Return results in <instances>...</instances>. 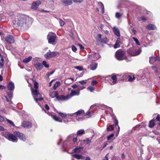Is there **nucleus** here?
<instances>
[{
	"instance_id": "56",
	"label": "nucleus",
	"mask_w": 160,
	"mask_h": 160,
	"mask_svg": "<svg viewBox=\"0 0 160 160\" xmlns=\"http://www.w3.org/2000/svg\"><path fill=\"white\" fill-rule=\"evenodd\" d=\"M74 2H81L83 0H72Z\"/></svg>"
},
{
	"instance_id": "2",
	"label": "nucleus",
	"mask_w": 160,
	"mask_h": 160,
	"mask_svg": "<svg viewBox=\"0 0 160 160\" xmlns=\"http://www.w3.org/2000/svg\"><path fill=\"white\" fill-rule=\"evenodd\" d=\"M58 112L59 115L62 118L63 120L60 118L55 115H52V117L55 121L60 122H63L67 123L72 120V118H71L72 117L71 113L66 114L65 113L60 112Z\"/></svg>"
},
{
	"instance_id": "26",
	"label": "nucleus",
	"mask_w": 160,
	"mask_h": 160,
	"mask_svg": "<svg viewBox=\"0 0 160 160\" xmlns=\"http://www.w3.org/2000/svg\"><path fill=\"white\" fill-rule=\"evenodd\" d=\"M113 30L115 34L118 37H120V32L118 28L116 27H114Z\"/></svg>"
},
{
	"instance_id": "45",
	"label": "nucleus",
	"mask_w": 160,
	"mask_h": 160,
	"mask_svg": "<svg viewBox=\"0 0 160 160\" xmlns=\"http://www.w3.org/2000/svg\"><path fill=\"white\" fill-rule=\"evenodd\" d=\"M43 65L46 68H48L49 67V65L47 64V62L45 61H43L42 63Z\"/></svg>"
},
{
	"instance_id": "24",
	"label": "nucleus",
	"mask_w": 160,
	"mask_h": 160,
	"mask_svg": "<svg viewBox=\"0 0 160 160\" xmlns=\"http://www.w3.org/2000/svg\"><path fill=\"white\" fill-rule=\"evenodd\" d=\"M72 156L77 159H82L85 158V157L82 156L77 154H72Z\"/></svg>"
},
{
	"instance_id": "37",
	"label": "nucleus",
	"mask_w": 160,
	"mask_h": 160,
	"mask_svg": "<svg viewBox=\"0 0 160 160\" xmlns=\"http://www.w3.org/2000/svg\"><path fill=\"white\" fill-rule=\"evenodd\" d=\"M60 82L59 81H57L53 85V88L54 89L56 90L57 88L60 85Z\"/></svg>"
},
{
	"instance_id": "31",
	"label": "nucleus",
	"mask_w": 160,
	"mask_h": 160,
	"mask_svg": "<svg viewBox=\"0 0 160 160\" xmlns=\"http://www.w3.org/2000/svg\"><path fill=\"white\" fill-rule=\"evenodd\" d=\"M85 133V131L84 129H81L78 130L77 132V135L78 136H81Z\"/></svg>"
},
{
	"instance_id": "48",
	"label": "nucleus",
	"mask_w": 160,
	"mask_h": 160,
	"mask_svg": "<svg viewBox=\"0 0 160 160\" xmlns=\"http://www.w3.org/2000/svg\"><path fill=\"white\" fill-rule=\"evenodd\" d=\"M114 135V134L112 133L107 137V139L108 140H109L111 138H112Z\"/></svg>"
},
{
	"instance_id": "43",
	"label": "nucleus",
	"mask_w": 160,
	"mask_h": 160,
	"mask_svg": "<svg viewBox=\"0 0 160 160\" xmlns=\"http://www.w3.org/2000/svg\"><path fill=\"white\" fill-rule=\"evenodd\" d=\"M59 21L60 24V26L62 27L64 26L65 24L64 22L61 19H59Z\"/></svg>"
},
{
	"instance_id": "58",
	"label": "nucleus",
	"mask_w": 160,
	"mask_h": 160,
	"mask_svg": "<svg viewBox=\"0 0 160 160\" xmlns=\"http://www.w3.org/2000/svg\"><path fill=\"white\" fill-rule=\"evenodd\" d=\"M156 120L158 121H160V115H158L156 118Z\"/></svg>"
},
{
	"instance_id": "30",
	"label": "nucleus",
	"mask_w": 160,
	"mask_h": 160,
	"mask_svg": "<svg viewBox=\"0 0 160 160\" xmlns=\"http://www.w3.org/2000/svg\"><path fill=\"white\" fill-rule=\"evenodd\" d=\"M98 66V64L97 63H94L91 64L90 65V68L92 70H95Z\"/></svg>"
},
{
	"instance_id": "38",
	"label": "nucleus",
	"mask_w": 160,
	"mask_h": 160,
	"mask_svg": "<svg viewBox=\"0 0 160 160\" xmlns=\"http://www.w3.org/2000/svg\"><path fill=\"white\" fill-rule=\"evenodd\" d=\"M114 128V125L113 124L112 125H110V126L107 128V130L108 131H111L113 130Z\"/></svg>"
},
{
	"instance_id": "21",
	"label": "nucleus",
	"mask_w": 160,
	"mask_h": 160,
	"mask_svg": "<svg viewBox=\"0 0 160 160\" xmlns=\"http://www.w3.org/2000/svg\"><path fill=\"white\" fill-rule=\"evenodd\" d=\"M121 43V39L120 38H118L115 43L114 46V48H119L120 47Z\"/></svg>"
},
{
	"instance_id": "12",
	"label": "nucleus",
	"mask_w": 160,
	"mask_h": 160,
	"mask_svg": "<svg viewBox=\"0 0 160 160\" xmlns=\"http://www.w3.org/2000/svg\"><path fill=\"white\" fill-rule=\"evenodd\" d=\"M5 39L6 42L8 43L12 44L15 42V39L14 37L12 35L7 34Z\"/></svg>"
},
{
	"instance_id": "29",
	"label": "nucleus",
	"mask_w": 160,
	"mask_h": 160,
	"mask_svg": "<svg viewBox=\"0 0 160 160\" xmlns=\"http://www.w3.org/2000/svg\"><path fill=\"white\" fill-rule=\"evenodd\" d=\"M91 139H89L88 138H87L85 139L82 141V143L85 145L90 144L91 142Z\"/></svg>"
},
{
	"instance_id": "5",
	"label": "nucleus",
	"mask_w": 160,
	"mask_h": 160,
	"mask_svg": "<svg viewBox=\"0 0 160 160\" xmlns=\"http://www.w3.org/2000/svg\"><path fill=\"white\" fill-rule=\"evenodd\" d=\"M3 136L6 138L13 142H17L18 141L17 138L12 134L6 132L3 134Z\"/></svg>"
},
{
	"instance_id": "11",
	"label": "nucleus",
	"mask_w": 160,
	"mask_h": 160,
	"mask_svg": "<svg viewBox=\"0 0 160 160\" xmlns=\"http://www.w3.org/2000/svg\"><path fill=\"white\" fill-rule=\"evenodd\" d=\"M100 58V56L99 53H96L94 52L91 53V54L88 55V58L92 61H96L99 59Z\"/></svg>"
},
{
	"instance_id": "9",
	"label": "nucleus",
	"mask_w": 160,
	"mask_h": 160,
	"mask_svg": "<svg viewBox=\"0 0 160 160\" xmlns=\"http://www.w3.org/2000/svg\"><path fill=\"white\" fill-rule=\"evenodd\" d=\"M48 52L44 54V57L46 59H48L53 58L57 56L58 55V52Z\"/></svg>"
},
{
	"instance_id": "54",
	"label": "nucleus",
	"mask_w": 160,
	"mask_h": 160,
	"mask_svg": "<svg viewBox=\"0 0 160 160\" xmlns=\"http://www.w3.org/2000/svg\"><path fill=\"white\" fill-rule=\"evenodd\" d=\"M68 79H71L72 80V81H73L74 80L72 78H68L66 80H65V83H66V84H68V83H67V82L68 81Z\"/></svg>"
},
{
	"instance_id": "41",
	"label": "nucleus",
	"mask_w": 160,
	"mask_h": 160,
	"mask_svg": "<svg viewBox=\"0 0 160 160\" xmlns=\"http://www.w3.org/2000/svg\"><path fill=\"white\" fill-rule=\"evenodd\" d=\"M132 39L135 41L136 44L138 45H140V43L138 39L135 37H132Z\"/></svg>"
},
{
	"instance_id": "35",
	"label": "nucleus",
	"mask_w": 160,
	"mask_h": 160,
	"mask_svg": "<svg viewBox=\"0 0 160 160\" xmlns=\"http://www.w3.org/2000/svg\"><path fill=\"white\" fill-rule=\"evenodd\" d=\"M154 121V119H153L149 122V127L152 128L155 125Z\"/></svg>"
},
{
	"instance_id": "64",
	"label": "nucleus",
	"mask_w": 160,
	"mask_h": 160,
	"mask_svg": "<svg viewBox=\"0 0 160 160\" xmlns=\"http://www.w3.org/2000/svg\"><path fill=\"white\" fill-rule=\"evenodd\" d=\"M91 160V158L90 157H86L85 158V160Z\"/></svg>"
},
{
	"instance_id": "39",
	"label": "nucleus",
	"mask_w": 160,
	"mask_h": 160,
	"mask_svg": "<svg viewBox=\"0 0 160 160\" xmlns=\"http://www.w3.org/2000/svg\"><path fill=\"white\" fill-rule=\"evenodd\" d=\"M128 81L132 82L135 79V77L133 75H129L128 77Z\"/></svg>"
},
{
	"instance_id": "52",
	"label": "nucleus",
	"mask_w": 160,
	"mask_h": 160,
	"mask_svg": "<svg viewBox=\"0 0 160 160\" xmlns=\"http://www.w3.org/2000/svg\"><path fill=\"white\" fill-rule=\"evenodd\" d=\"M54 72V71H53L51 72H48L47 73V75L48 77H49V76L52 74Z\"/></svg>"
},
{
	"instance_id": "27",
	"label": "nucleus",
	"mask_w": 160,
	"mask_h": 160,
	"mask_svg": "<svg viewBox=\"0 0 160 160\" xmlns=\"http://www.w3.org/2000/svg\"><path fill=\"white\" fill-rule=\"evenodd\" d=\"M114 122H115V126H117V125H118V129L117 132L114 133V134L116 135V136L117 137V136H118V135L119 134V132L120 131V127H119V125H118V120L116 119H115Z\"/></svg>"
},
{
	"instance_id": "15",
	"label": "nucleus",
	"mask_w": 160,
	"mask_h": 160,
	"mask_svg": "<svg viewBox=\"0 0 160 160\" xmlns=\"http://www.w3.org/2000/svg\"><path fill=\"white\" fill-rule=\"evenodd\" d=\"M61 3L64 6H68L72 3V0H60Z\"/></svg>"
},
{
	"instance_id": "42",
	"label": "nucleus",
	"mask_w": 160,
	"mask_h": 160,
	"mask_svg": "<svg viewBox=\"0 0 160 160\" xmlns=\"http://www.w3.org/2000/svg\"><path fill=\"white\" fill-rule=\"evenodd\" d=\"M74 68L79 71H82L83 70V67L82 66H76L74 67Z\"/></svg>"
},
{
	"instance_id": "22",
	"label": "nucleus",
	"mask_w": 160,
	"mask_h": 160,
	"mask_svg": "<svg viewBox=\"0 0 160 160\" xmlns=\"http://www.w3.org/2000/svg\"><path fill=\"white\" fill-rule=\"evenodd\" d=\"M7 88L10 91L13 90L14 89V83L12 81L10 82L8 84Z\"/></svg>"
},
{
	"instance_id": "8",
	"label": "nucleus",
	"mask_w": 160,
	"mask_h": 160,
	"mask_svg": "<svg viewBox=\"0 0 160 160\" xmlns=\"http://www.w3.org/2000/svg\"><path fill=\"white\" fill-rule=\"evenodd\" d=\"M115 57L119 60H122L126 59V57L124 56V52L120 50H118L116 52Z\"/></svg>"
},
{
	"instance_id": "49",
	"label": "nucleus",
	"mask_w": 160,
	"mask_h": 160,
	"mask_svg": "<svg viewBox=\"0 0 160 160\" xmlns=\"http://www.w3.org/2000/svg\"><path fill=\"white\" fill-rule=\"evenodd\" d=\"M72 49L73 52H75L77 50V48L74 45H72Z\"/></svg>"
},
{
	"instance_id": "47",
	"label": "nucleus",
	"mask_w": 160,
	"mask_h": 160,
	"mask_svg": "<svg viewBox=\"0 0 160 160\" xmlns=\"http://www.w3.org/2000/svg\"><path fill=\"white\" fill-rule=\"evenodd\" d=\"M8 97L11 99L13 97L12 93V92H8Z\"/></svg>"
},
{
	"instance_id": "60",
	"label": "nucleus",
	"mask_w": 160,
	"mask_h": 160,
	"mask_svg": "<svg viewBox=\"0 0 160 160\" xmlns=\"http://www.w3.org/2000/svg\"><path fill=\"white\" fill-rule=\"evenodd\" d=\"M45 109L47 110H48L49 109V106L47 104L45 105Z\"/></svg>"
},
{
	"instance_id": "34",
	"label": "nucleus",
	"mask_w": 160,
	"mask_h": 160,
	"mask_svg": "<svg viewBox=\"0 0 160 160\" xmlns=\"http://www.w3.org/2000/svg\"><path fill=\"white\" fill-rule=\"evenodd\" d=\"M0 65L1 67H2L4 65V60L2 56L0 54Z\"/></svg>"
},
{
	"instance_id": "16",
	"label": "nucleus",
	"mask_w": 160,
	"mask_h": 160,
	"mask_svg": "<svg viewBox=\"0 0 160 160\" xmlns=\"http://www.w3.org/2000/svg\"><path fill=\"white\" fill-rule=\"evenodd\" d=\"M56 98L58 101H67L69 99L68 97V95L66 96L62 95L58 96V95Z\"/></svg>"
},
{
	"instance_id": "50",
	"label": "nucleus",
	"mask_w": 160,
	"mask_h": 160,
	"mask_svg": "<svg viewBox=\"0 0 160 160\" xmlns=\"http://www.w3.org/2000/svg\"><path fill=\"white\" fill-rule=\"evenodd\" d=\"M98 83V82L96 80L93 81L91 82V85L92 86L96 85Z\"/></svg>"
},
{
	"instance_id": "10",
	"label": "nucleus",
	"mask_w": 160,
	"mask_h": 160,
	"mask_svg": "<svg viewBox=\"0 0 160 160\" xmlns=\"http://www.w3.org/2000/svg\"><path fill=\"white\" fill-rule=\"evenodd\" d=\"M141 49L139 48L135 51L132 48H130L128 50V54L132 56H136L139 55L141 52Z\"/></svg>"
},
{
	"instance_id": "57",
	"label": "nucleus",
	"mask_w": 160,
	"mask_h": 160,
	"mask_svg": "<svg viewBox=\"0 0 160 160\" xmlns=\"http://www.w3.org/2000/svg\"><path fill=\"white\" fill-rule=\"evenodd\" d=\"M108 153L106 155L102 160H108Z\"/></svg>"
},
{
	"instance_id": "61",
	"label": "nucleus",
	"mask_w": 160,
	"mask_h": 160,
	"mask_svg": "<svg viewBox=\"0 0 160 160\" xmlns=\"http://www.w3.org/2000/svg\"><path fill=\"white\" fill-rule=\"evenodd\" d=\"M4 120L3 118L0 115V122H2Z\"/></svg>"
},
{
	"instance_id": "62",
	"label": "nucleus",
	"mask_w": 160,
	"mask_h": 160,
	"mask_svg": "<svg viewBox=\"0 0 160 160\" xmlns=\"http://www.w3.org/2000/svg\"><path fill=\"white\" fill-rule=\"evenodd\" d=\"M5 88H6L5 87H4L2 85H0V90H2L3 89H5Z\"/></svg>"
},
{
	"instance_id": "19",
	"label": "nucleus",
	"mask_w": 160,
	"mask_h": 160,
	"mask_svg": "<svg viewBox=\"0 0 160 160\" xmlns=\"http://www.w3.org/2000/svg\"><path fill=\"white\" fill-rule=\"evenodd\" d=\"M111 78L112 80H110L109 83L112 85L115 84L117 82V76L114 74H112L111 76Z\"/></svg>"
},
{
	"instance_id": "6",
	"label": "nucleus",
	"mask_w": 160,
	"mask_h": 160,
	"mask_svg": "<svg viewBox=\"0 0 160 160\" xmlns=\"http://www.w3.org/2000/svg\"><path fill=\"white\" fill-rule=\"evenodd\" d=\"M57 36L55 33L50 32L47 36V38L48 40V43L54 45L56 43V40L57 39Z\"/></svg>"
},
{
	"instance_id": "17",
	"label": "nucleus",
	"mask_w": 160,
	"mask_h": 160,
	"mask_svg": "<svg viewBox=\"0 0 160 160\" xmlns=\"http://www.w3.org/2000/svg\"><path fill=\"white\" fill-rule=\"evenodd\" d=\"M80 94L79 91H75L74 90H72L70 94H68V97L69 99H70L72 97L75 96H78Z\"/></svg>"
},
{
	"instance_id": "18",
	"label": "nucleus",
	"mask_w": 160,
	"mask_h": 160,
	"mask_svg": "<svg viewBox=\"0 0 160 160\" xmlns=\"http://www.w3.org/2000/svg\"><path fill=\"white\" fill-rule=\"evenodd\" d=\"M22 125L23 127L27 128H31L32 126V123L27 121H23L22 122Z\"/></svg>"
},
{
	"instance_id": "59",
	"label": "nucleus",
	"mask_w": 160,
	"mask_h": 160,
	"mask_svg": "<svg viewBox=\"0 0 160 160\" xmlns=\"http://www.w3.org/2000/svg\"><path fill=\"white\" fill-rule=\"evenodd\" d=\"M78 45L79 46L81 49H83L84 48V47L81 44H78Z\"/></svg>"
},
{
	"instance_id": "53",
	"label": "nucleus",
	"mask_w": 160,
	"mask_h": 160,
	"mask_svg": "<svg viewBox=\"0 0 160 160\" xmlns=\"http://www.w3.org/2000/svg\"><path fill=\"white\" fill-rule=\"evenodd\" d=\"M79 82L80 83H81L82 84H85L86 83V80H83L79 81Z\"/></svg>"
},
{
	"instance_id": "55",
	"label": "nucleus",
	"mask_w": 160,
	"mask_h": 160,
	"mask_svg": "<svg viewBox=\"0 0 160 160\" xmlns=\"http://www.w3.org/2000/svg\"><path fill=\"white\" fill-rule=\"evenodd\" d=\"M85 87L84 86H82L81 87H79L78 89V91H79L80 92V91L81 90H82Z\"/></svg>"
},
{
	"instance_id": "44",
	"label": "nucleus",
	"mask_w": 160,
	"mask_h": 160,
	"mask_svg": "<svg viewBox=\"0 0 160 160\" xmlns=\"http://www.w3.org/2000/svg\"><path fill=\"white\" fill-rule=\"evenodd\" d=\"M122 16V15L119 12H117L116 13L115 17L117 18L118 19H119Z\"/></svg>"
},
{
	"instance_id": "40",
	"label": "nucleus",
	"mask_w": 160,
	"mask_h": 160,
	"mask_svg": "<svg viewBox=\"0 0 160 160\" xmlns=\"http://www.w3.org/2000/svg\"><path fill=\"white\" fill-rule=\"evenodd\" d=\"M87 89L91 92H92L94 91L95 88L93 86H90L87 88Z\"/></svg>"
},
{
	"instance_id": "28",
	"label": "nucleus",
	"mask_w": 160,
	"mask_h": 160,
	"mask_svg": "<svg viewBox=\"0 0 160 160\" xmlns=\"http://www.w3.org/2000/svg\"><path fill=\"white\" fill-rule=\"evenodd\" d=\"M147 28L149 30H153L156 29V27L154 24H150L147 25Z\"/></svg>"
},
{
	"instance_id": "20",
	"label": "nucleus",
	"mask_w": 160,
	"mask_h": 160,
	"mask_svg": "<svg viewBox=\"0 0 160 160\" xmlns=\"http://www.w3.org/2000/svg\"><path fill=\"white\" fill-rule=\"evenodd\" d=\"M160 60V57L156 58L154 56H151L149 58V62L152 64L156 60Z\"/></svg>"
},
{
	"instance_id": "51",
	"label": "nucleus",
	"mask_w": 160,
	"mask_h": 160,
	"mask_svg": "<svg viewBox=\"0 0 160 160\" xmlns=\"http://www.w3.org/2000/svg\"><path fill=\"white\" fill-rule=\"evenodd\" d=\"M7 122H8L11 124L13 126H14V124L13 122L12 121L7 119Z\"/></svg>"
},
{
	"instance_id": "4",
	"label": "nucleus",
	"mask_w": 160,
	"mask_h": 160,
	"mask_svg": "<svg viewBox=\"0 0 160 160\" xmlns=\"http://www.w3.org/2000/svg\"><path fill=\"white\" fill-rule=\"evenodd\" d=\"M72 116L76 117V119L78 121L82 120L83 118L85 116V112L83 110H80L73 113H71Z\"/></svg>"
},
{
	"instance_id": "14",
	"label": "nucleus",
	"mask_w": 160,
	"mask_h": 160,
	"mask_svg": "<svg viewBox=\"0 0 160 160\" xmlns=\"http://www.w3.org/2000/svg\"><path fill=\"white\" fill-rule=\"evenodd\" d=\"M41 4V2L40 1H37L32 3L31 8L34 9H37L38 6Z\"/></svg>"
},
{
	"instance_id": "13",
	"label": "nucleus",
	"mask_w": 160,
	"mask_h": 160,
	"mask_svg": "<svg viewBox=\"0 0 160 160\" xmlns=\"http://www.w3.org/2000/svg\"><path fill=\"white\" fill-rule=\"evenodd\" d=\"M14 134L17 137H18L19 139L23 141H26V136L22 133H20L18 132H14Z\"/></svg>"
},
{
	"instance_id": "33",
	"label": "nucleus",
	"mask_w": 160,
	"mask_h": 160,
	"mask_svg": "<svg viewBox=\"0 0 160 160\" xmlns=\"http://www.w3.org/2000/svg\"><path fill=\"white\" fill-rule=\"evenodd\" d=\"M35 67L37 70H40L42 68L43 66L40 63H37L35 64Z\"/></svg>"
},
{
	"instance_id": "23",
	"label": "nucleus",
	"mask_w": 160,
	"mask_h": 160,
	"mask_svg": "<svg viewBox=\"0 0 160 160\" xmlns=\"http://www.w3.org/2000/svg\"><path fill=\"white\" fill-rule=\"evenodd\" d=\"M58 95V92L51 90L50 92L49 96L52 98L57 97Z\"/></svg>"
},
{
	"instance_id": "25",
	"label": "nucleus",
	"mask_w": 160,
	"mask_h": 160,
	"mask_svg": "<svg viewBox=\"0 0 160 160\" xmlns=\"http://www.w3.org/2000/svg\"><path fill=\"white\" fill-rule=\"evenodd\" d=\"M83 149V147H77L75 148L73 151L75 153H79L81 152Z\"/></svg>"
},
{
	"instance_id": "36",
	"label": "nucleus",
	"mask_w": 160,
	"mask_h": 160,
	"mask_svg": "<svg viewBox=\"0 0 160 160\" xmlns=\"http://www.w3.org/2000/svg\"><path fill=\"white\" fill-rule=\"evenodd\" d=\"M98 4L101 8V12L102 13H103L104 12V8L103 4L101 2H98Z\"/></svg>"
},
{
	"instance_id": "63",
	"label": "nucleus",
	"mask_w": 160,
	"mask_h": 160,
	"mask_svg": "<svg viewBox=\"0 0 160 160\" xmlns=\"http://www.w3.org/2000/svg\"><path fill=\"white\" fill-rule=\"evenodd\" d=\"M77 87H78V86L76 84L73 85H72V87L74 88H77Z\"/></svg>"
},
{
	"instance_id": "32",
	"label": "nucleus",
	"mask_w": 160,
	"mask_h": 160,
	"mask_svg": "<svg viewBox=\"0 0 160 160\" xmlns=\"http://www.w3.org/2000/svg\"><path fill=\"white\" fill-rule=\"evenodd\" d=\"M32 58L31 56H29L23 60L22 62H23L27 63L31 60Z\"/></svg>"
},
{
	"instance_id": "7",
	"label": "nucleus",
	"mask_w": 160,
	"mask_h": 160,
	"mask_svg": "<svg viewBox=\"0 0 160 160\" xmlns=\"http://www.w3.org/2000/svg\"><path fill=\"white\" fill-rule=\"evenodd\" d=\"M96 39L101 43H106L108 42V40L106 36H102L100 34H98L97 35Z\"/></svg>"
},
{
	"instance_id": "1",
	"label": "nucleus",
	"mask_w": 160,
	"mask_h": 160,
	"mask_svg": "<svg viewBox=\"0 0 160 160\" xmlns=\"http://www.w3.org/2000/svg\"><path fill=\"white\" fill-rule=\"evenodd\" d=\"M32 18L21 15L19 17L17 16L16 17L15 20H13L12 22L14 27L16 28L23 27L27 28L32 24Z\"/></svg>"
},
{
	"instance_id": "46",
	"label": "nucleus",
	"mask_w": 160,
	"mask_h": 160,
	"mask_svg": "<svg viewBox=\"0 0 160 160\" xmlns=\"http://www.w3.org/2000/svg\"><path fill=\"white\" fill-rule=\"evenodd\" d=\"M138 19L139 21H146L147 20V19L143 17H138Z\"/></svg>"
},
{
	"instance_id": "3",
	"label": "nucleus",
	"mask_w": 160,
	"mask_h": 160,
	"mask_svg": "<svg viewBox=\"0 0 160 160\" xmlns=\"http://www.w3.org/2000/svg\"><path fill=\"white\" fill-rule=\"evenodd\" d=\"M34 87L35 88V89H31L32 94L36 102L39 105L38 101H42L43 99L42 98L40 97V94L39 93V91L38 89L39 85L38 83L36 81H34Z\"/></svg>"
}]
</instances>
